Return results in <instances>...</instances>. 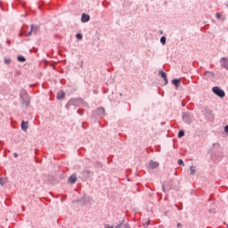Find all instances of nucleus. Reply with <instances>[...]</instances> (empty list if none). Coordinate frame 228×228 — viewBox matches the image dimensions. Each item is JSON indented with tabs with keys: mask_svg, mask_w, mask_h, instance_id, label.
Returning <instances> with one entry per match:
<instances>
[{
	"mask_svg": "<svg viewBox=\"0 0 228 228\" xmlns=\"http://www.w3.org/2000/svg\"><path fill=\"white\" fill-rule=\"evenodd\" d=\"M4 63H5L6 65H10V64L12 63V59L5 58V59H4Z\"/></svg>",
	"mask_w": 228,
	"mask_h": 228,
	"instance_id": "13",
	"label": "nucleus"
},
{
	"mask_svg": "<svg viewBox=\"0 0 228 228\" xmlns=\"http://www.w3.org/2000/svg\"><path fill=\"white\" fill-rule=\"evenodd\" d=\"M149 167L150 168L154 169V168H158V167H159V164L158 162L151 161L149 163Z\"/></svg>",
	"mask_w": 228,
	"mask_h": 228,
	"instance_id": "5",
	"label": "nucleus"
},
{
	"mask_svg": "<svg viewBox=\"0 0 228 228\" xmlns=\"http://www.w3.org/2000/svg\"><path fill=\"white\" fill-rule=\"evenodd\" d=\"M178 165H183V167H184V162L183 161V159L178 160Z\"/></svg>",
	"mask_w": 228,
	"mask_h": 228,
	"instance_id": "17",
	"label": "nucleus"
},
{
	"mask_svg": "<svg viewBox=\"0 0 228 228\" xmlns=\"http://www.w3.org/2000/svg\"><path fill=\"white\" fill-rule=\"evenodd\" d=\"M212 91L216 95H218V97H225V92H224V90L220 89L218 86L213 87Z\"/></svg>",
	"mask_w": 228,
	"mask_h": 228,
	"instance_id": "1",
	"label": "nucleus"
},
{
	"mask_svg": "<svg viewBox=\"0 0 228 228\" xmlns=\"http://www.w3.org/2000/svg\"><path fill=\"white\" fill-rule=\"evenodd\" d=\"M18 61H21V62H24V61H26V58H24V56H19Z\"/></svg>",
	"mask_w": 228,
	"mask_h": 228,
	"instance_id": "15",
	"label": "nucleus"
},
{
	"mask_svg": "<svg viewBox=\"0 0 228 228\" xmlns=\"http://www.w3.org/2000/svg\"><path fill=\"white\" fill-rule=\"evenodd\" d=\"M191 172H195V167H191Z\"/></svg>",
	"mask_w": 228,
	"mask_h": 228,
	"instance_id": "19",
	"label": "nucleus"
},
{
	"mask_svg": "<svg viewBox=\"0 0 228 228\" xmlns=\"http://www.w3.org/2000/svg\"><path fill=\"white\" fill-rule=\"evenodd\" d=\"M146 224H147L146 226H148L149 225V222H147Z\"/></svg>",
	"mask_w": 228,
	"mask_h": 228,
	"instance_id": "26",
	"label": "nucleus"
},
{
	"mask_svg": "<svg viewBox=\"0 0 228 228\" xmlns=\"http://www.w3.org/2000/svg\"><path fill=\"white\" fill-rule=\"evenodd\" d=\"M116 228H129V224H121L116 226Z\"/></svg>",
	"mask_w": 228,
	"mask_h": 228,
	"instance_id": "11",
	"label": "nucleus"
},
{
	"mask_svg": "<svg viewBox=\"0 0 228 228\" xmlns=\"http://www.w3.org/2000/svg\"><path fill=\"white\" fill-rule=\"evenodd\" d=\"M40 29L39 26L31 25L30 31L27 34V37H31L32 33H37Z\"/></svg>",
	"mask_w": 228,
	"mask_h": 228,
	"instance_id": "2",
	"label": "nucleus"
},
{
	"mask_svg": "<svg viewBox=\"0 0 228 228\" xmlns=\"http://www.w3.org/2000/svg\"><path fill=\"white\" fill-rule=\"evenodd\" d=\"M225 133H228V125L224 127Z\"/></svg>",
	"mask_w": 228,
	"mask_h": 228,
	"instance_id": "21",
	"label": "nucleus"
},
{
	"mask_svg": "<svg viewBox=\"0 0 228 228\" xmlns=\"http://www.w3.org/2000/svg\"><path fill=\"white\" fill-rule=\"evenodd\" d=\"M98 111H99L100 113H104V108H100V109H98Z\"/></svg>",
	"mask_w": 228,
	"mask_h": 228,
	"instance_id": "18",
	"label": "nucleus"
},
{
	"mask_svg": "<svg viewBox=\"0 0 228 228\" xmlns=\"http://www.w3.org/2000/svg\"><path fill=\"white\" fill-rule=\"evenodd\" d=\"M216 19H220V17H221L220 13L217 12V13L216 14Z\"/></svg>",
	"mask_w": 228,
	"mask_h": 228,
	"instance_id": "20",
	"label": "nucleus"
},
{
	"mask_svg": "<svg viewBox=\"0 0 228 228\" xmlns=\"http://www.w3.org/2000/svg\"><path fill=\"white\" fill-rule=\"evenodd\" d=\"M159 74H160L161 77L164 78L165 85H168V78H167V73H164L163 70H160Z\"/></svg>",
	"mask_w": 228,
	"mask_h": 228,
	"instance_id": "4",
	"label": "nucleus"
},
{
	"mask_svg": "<svg viewBox=\"0 0 228 228\" xmlns=\"http://www.w3.org/2000/svg\"><path fill=\"white\" fill-rule=\"evenodd\" d=\"M191 175H195V172H191Z\"/></svg>",
	"mask_w": 228,
	"mask_h": 228,
	"instance_id": "23",
	"label": "nucleus"
},
{
	"mask_svg": "<svg viewBox=\"0 0 228 228\" xmlns=\"http://www.w3.org/2000/svg\"><path fill=\"white\" fill-rule=\"evenodd\" d=\"M180 225H181V224H177V227H179Z\"/></svg>",
	"mask_w": 228,
	"mask_h": 228,
	"instance_id": "27",
	"label": "nucleus"
},
{
	"mask_svg": "<svg viewBox=\"0 0 228 228\" xmlns=\"http://www.w3.org/2000/svg\"><path fill=\"white\" fill-rule=\"evenodd\" d=\"M13 156H14V158H19V154H17V153H14Z\"/></svg>",
	"mask_w": 228,
	"mask_h": 228,
	"instance_id": "22",
	"label": "nucleus"
},
{
	"mask_svg": "<svg viewBox=\"0 0 228 228\" xmlns=\"http://www.w3.org/2000/svg\"><path fill=\"white\" fill-rule=\"evenodd\" d=\"M86 199L87 200H90V198H89V197H86Z\"/></svg>",
	"mask_w": 228,
	"mask_h": 228,
	"instance_id": "24",
	"label": "nucleus"
},
{
	"mask_svg": "<svg viewBox=\"0 0 228 228\" xmlns=\"http://www.w3.org/2000/svg\"><path fill=\"white\" fill-rule=\"evenodd\" d=\"M8 179L6 178H0V184L3 186V184H6Z\"/></svg>",
	"mask_w": 228,
	"mask_h": 228,
	"instance_id": "10",
	"label": "nucleus"
},
{
	"mask_svg": "<svg viewBox=\"0 0 228 228\" xmlns=\"http://www.w3.org/2000/svg\"><path fill=\"white\" fill-rule=\"evenodd\" d=\"M160 43H161L162 45H165V44H167V37H162L160 38Z\"/></svg>",
	"mask_w": 228,
	"mask_h": 228,
	"instance_id": "12",
	"label": "nucleus"
},
{
	"mask_svg": "<svg viewBox=\"0 0 228 228\" xmlns=\"http://www.w3.org/2000/svg\"><path fill=\"white\" fill-rule=\"evenodd\" d=\"M162 189L165 190V186L162 185Z\"/></svg>",
	"mask_w": 228,
	"mask_h": 228,
	"instance_id": "25",
	"label": "nucleus"
},
{
	"mask_svg": "<svg viewBox=\"0 0 228 228\" xmlns=\"http://www.w3.org/2000/svg\"><path fill=\"white\" fill-rule=\"evenodd\" d=\"M65 98V92L63 91H61L57 94V99L60 101L61 99H64Z\"/></svg>",
	"mask_w": 228,
	"mask_h": 228,
	"instance_id": "7",
	"label": "nucleus"
},
{
	"mask_svg": "<svg viewBox=\"0 0 228 228\" xmlns=\"http://www.w3.org/2000/svg\"><path fill=\"white\" fill-rule=\"evenodd\" d=\"M77 40H81L83 38V35L77 34Z\"/></svg>",
	"mask_w": 228,
	"mask_h": 228,
	"instance_id": "16",
	"label": "nucleus"
},
{
	"mask_svg": "<svg viewBox=\"0 0 228 228\" xmlns=\"http://www.w3.org/2000/svg\"><path fill=\"white\" fill-rule=\"evenodd\" d=\"M81 20L83 22H88V20H90V15L88 14H82V18H81Z\"/></svg>",
	"mask_w": 228,
	"mask_h": 228,
	"instance_id": "6",
	"label": "nucleus"
},
{
	"mask_svg": "<svg viewBox=\"0 0 228 228\" xmlns=\"http://www.w3.org/2000/svg\"><path fill=\"white\" fill-rule=\"evenodd\" d=\"M183 136H184V131L181 130L178 133V138H183Z\"/></svg>",
	"mask_w": 228,
	"mask_h": 228,
	"instance_id": "14",
	"label": "nucleus"
},
{
	"mask_svg": "<svg viewBox=\"0 0 228 228\" xmlns=\"http://www.w3.org/2000/svg\"><path fill=\"white\" fill-rule=\"evenodd\" d=\"M173 85H175V86H179V83H181V80L177 79V78H175L173 79L172 81Z\"/></svg>",
	"mask_w": 228,
	"mask_h": 228,
	"instance_id": "8",
	"label": "nucleus"
},
{
	"mask_svg": "<svg viewBox=\"0 0 228 228\" xmlns=\"http://www.w3.org/2000/svg\"><path fill=\"white\" fill-rule=\"evenodd\" d=\"M76 181H77V176L76 175H72L68 179V183H69L70 184H74V183H76Z\"/></svg>",
	"mask_w": 228,
	"mask_h": 228,
	"instance_id": "3",
	"label": "nucleus"
},
{
	"mask_svg": "<svg viewBox=\"0 0 228 228\" xmlns=\"http://www.w3.org/2000/svg\"><path fill=\"white\" fill-rule=\"evenodd\" d=\"M21 129H23V131H26V129H28V123L27 122H22L21 123Z\"/></svg>",
	"mask_w": 228,
	"mask_h": 228,
	"instance_id": "9",
	"label": "nucleus"
}]
</instances>
